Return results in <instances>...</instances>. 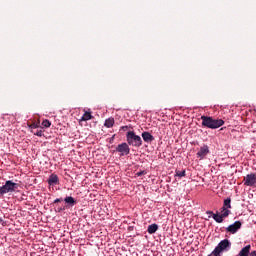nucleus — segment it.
Listing matches in <instances>:
<instances>
[{"mask_svg": "<svg viewBox=\"0 0 256 256\" xmlns=\"http://www.w3.org/2000/svg\"><path fill=\"white\" fill-rule=\"evenodd\" d=\"M231 198L224 199L223 207L220 208V214H213V219L216 223H223V219H227L231 215Z\"/></svg>", "mask_w": 256, "mask_h": 256, "instance_id": "f257e3e1", "label": "nucleus"}, {"mask_svg": "<svg viewBox=\"0 0 256 256\" xmlns=\"http://www.w3.org/2000/svg\"><path fill=\"white\" fill-rule=\"evenodd\" d=\"M202 127H206L207 129H219V127H223L225 125V121L223 119H215L211 116H201Z\"/></svg>", "mask_w": 256, "mask_h": 256, "instance_id": "f03ea898", "label": "nucleus"}, {"mask_svg": "<svg viewBox=\"0 0 256 256\" xmlns=\"http://www.w3.org/2000/svg\"><path fill=\"white\" fill-rule=\"evenodd\" d=\"M229 249H231V241L229 239L221 240L209 256H221V254L229 251Z\"/></svg>", "mask_w": 256, "mask_h": 256, "instance_id": "7ed1b4c3", "label": "nucleus"}, {"mask_svg": "<svg viewBox=\"0 0 256 256\" xmlns=\"http://www.w3.org/2000/svg\"><path fill=\"white\" fill-rule=\"evenodd\" d=\"M126 141L128 145H131L132 147H141V145H143L141 136L135 134L133 131H128L126 133Z\"/></svg>", "mask_w": 256, "mask_h": 256, "instance_id": "20e7f679", "label": "nucleus"}, {"mask_svg": "<svg viewBox=\"0 0 256 256\" xmlns=\"http://www.w3.org/2000/svg\"><path fill=\"white\" fill-rule=\"evenodd\" d=\"M19 189V185L11 180H7L5 185L0 186V195H6V193H15Z\"/></svg>", "mask_w": 256, "mask_h": 256, "instance_id": "39448f33", "label": "nucleus"}, {"mask_svg": "<svg viewBox=\"0 0 256 256\" xmlns=\"http://www.w3.org/2000/svg\"><path fill=\"white\" fill-rule=\"evenodd\" d=\"M243 183L245 187H256V174L250 173L244 176Z\"/></svg>", "mask_w": 256, "mask_h": 256, "instance_id": "423d86ee", "label": "nucleus"}, {"mask_svg": "<svg viewBox=\"0 0 256 256\" xmlns=\"http://www.w3.org/2000/svg\"><path fill=\"white\" fill-rule=\"evenodd\" d=\"M117 153H120V157H125V155H129L131 153V149L129 148V144L121 143L116 147Z\"/></svg>", "mask_w": 256, "mask_h": 256, "instance_id": "0eeeda50", "label": "nucleus"}, {"mask_svg": "<svg viewBox=\"0 0 256 256\" xmlns=\"http://www.w3.org/2000/svg\"><path fill=\"white\" fill-rule=\"evenodd\" d=\"M242 223L241 221H236L233 224L229 225L226 228V233H230L231 235H235V233H237V231H239V229H241L242 227Z\"/></svg>", "mask_w": 256, "mask_h": 256, "instance_id": "6e6552de", "label": "nucleus"}, {"mask_svg": "<svg viewBox=\"0 0 256 256\" xmlns=\"http://www.w3.org/2000/svg\"><path fill=\"white\" fill-rule=\"evenodd\" d=\"M238 256H256V250L251 251V245H246L239 251Z\"/></svg>", "mask_w": 256, "mask_h": 256, "instance_id": "1a4fd4ad", "label": "nucleus"}, {"mask_svg": "<svg viewBox=\"0 0 256 256\" xmlns=\"http://www.w3.org/2000/svg\"><path fill=\"white\" fill-rule=\"evenodd\" d=\"M196 155L198 159H203L204 157H207V155H209V146H202Z\"/></svg>", "mask_w": 256, "mask_h": 256, "instance_id": "9d476101", "label": "nucleus"}, {"mask_svg": "<svg viewBox=\"0 0 256 256\" xmlns=\"http://www.w3.org/2000/svg\"><path fill=\"white\" fill-rule=\"evenodd\" d=\"M142 139L145 141V143H153V141H155V137H153V135H151L149 132H143Z\"/></svg>", "mask_w": 256, "mask_h": 256, "instance_id": "9b49d317", "label": "nucleus"}, {"mask_svg": "<svg viewBox=\"0 0 256 256\" xmlns=\"http://www.w3.org/2000/svg\"><path fill=\"white\" fill-rule=\"evenodd\" d=\"M59 183V176L57 174H51L48 178L49 185H57Z\"/></svg>", "mask_w": 256, "mask_h": 256, "instance_id": "f8f14e48", "label": "nucleus"}, {"mask_svg": "<svg viewBox=\"0 0 256 256\" xmlns=\"http://www.w3.org/2000/svg\"><path fill=\"white\" fill-rule=\"evenodd\" d=\"M64 201L65 203H67V205H70V207H74V205H77V200H75L73 196L66 197Z\"/></svg>", "mask_w": 256, "mask_h": 256, "instance_id": "ddd939ff", "label": "nucleus"}, {"mask_svg": "<svg viewBox=\"0 0 256 256\" xmlns=\"http://www.w3.org/2000/svg\"><path fill=\"white\" fill-rule=\"evenodd\" d=\"M158 229H159V226L157 224H151L148 226L147 231L150 235H153V233H157Z\"/></svg>", "mask_w": 256, "mask_h": 256, "instance_id": "4468645a", "label": "nucleus"}, {"mask_svg": "<svg viewBox=\"0 0 256 256\" xmlns=\"http://www.w3.org/2000/svg\"><path fill=\"white\" fill-rule=\"evenodd\" d=\"M115 125V119L114 118H108L105 120L104 126L107 127L108 129H111Z\"/></svg>", "mask_w": 256, "mask_h": 256, "instance_id": "2eb2a0df", "label": "nucleus"}, {"mask_svg": "<svg viewBox=\"0 0 256 256\" xmlns=\"http://www.w3.org/2000/svg\"><path fill=\"white\" fill-rule=\"evenodd\" d=\"M91 119H93V115H91V112H85L81 117V121H91Z\"/></svg>", "mask_w": 256, "mask_h": 256, "instance_id": "dca6fc26", "label": "nucleus"}, {"mask_svg": "<svg viewBox=\"0 0 256 256\" xmlns=\"http://www.w3.org/2000/svg\"><path fill=\"white\" fill-rule=\"evenodd\" d=\"M185 175H186L185 170H182V171L176 170L175 177H185Z\"/></svg>", "mask_w": 256, "mask_h": 256, "instance_id": "f3484780", "label": "nucleus"}, {"mask_svg": "<svg viewBox=\"0 0 256 256\" xmlns=\"http://www.w3.org/2000/svg\"><path fill=\"white\" fill-rule=\"evenodd\" d=\"M42 126H44L46 129H49V127H51V121H49L48 119L44 120L42 122Z\"/></svg>", "mask_w": 256, "mask_h": 256, "instance_id": "a211bd4d", "label": "nucleus"}, {"mask_svg": "<svg viewBox=\"0 0 256 256\" xmlns=\"http://www.w3.org/2000/svg\"><path fill=\"white\" fill-rule=\"evenodd\" d=\"M37 137H43V130H38L37 132L34 133Z\"/></svg>", "mask_w": 256, "mask_h": 256, "instance_id": "6ab92c4d", "label": "nucleus"}, {"mask_svg": "<svg viewBox=\"0 0 256 256\" xmlns=\"http://www.w3.org/2000/svg\"><path fill=\"white\" fill-rule=\"evenodd\" d=\"M146 173H147V172H145V171H140V172H137V173H136V176H137V177H141V176H143V175H146Z\"/></svg>", "mask_w": 256, "mask_h": 256, "instance_id": "aec40b11", "label": "nucleus"}, {"mask_svg": "<svg viewBox=\"0 0 256 256\" xmlns=\"http://www.w3.org/2000/svg\"><path fill=\"white\" fill-rule=\"evenodd\" d=\"M61 201H63V198H58L54 200V203H61Z\"/></svg>", "mask_w": 256, "mask_h": 256, "instance_id": "412c9836", "label": "nucleus"}, {"mask_svg": "<svg viewBox=\"0 0 256 256\" xmlns=\"http://www.w3.org/2000/svg\"><path fill=\"white\" fill-rule=\"evenodd\" d=\"M127 129H129V126H122L121 127V131H127Z\"/></svg>", "mask_w": 256, "mask_h": 256, "instance_id": "4be33fe9", "label": "nucleus"}, {"mask_svg": "<svg viewBox=\"0 0 256 256\" xmlns=\"http://www.w3.org/2000/svg\"><path fill=\"white\" fill-rule=\"evenodd\" d=\"M30 127H31L32 129H37V124H32Z\"/></svg>", "mask_w": 256, "mask_h": 256, "instance_id": "5701e85b", "label": "nucleus"}, {"mask_svg": "<svg viewBox=\"0 0 256 256\" xmlns=\"http://www.w3.org/2000/svg\"><path fill=\"white\" fill-rule=\"evenodd\" d=\"M207 215H213V211H207Z\"/></svg>", "mask_w": 256, "mask_h": 256, "instance_id": "b1692460", "label": "nucleus"}, {"mask_svg": "<svg viewBox=\"0 0 256 256\" xmlns=\"http://www.w3.org/2000/svg\"><path fill=\"white\" fill-rule=\"evenodd\" d=\"M58 211H59V213H61V211H63V208H59Z\"/></svg>", "mask_w": 256, "mask_h": 256, "instance_id": "393cba45", "label": "nucleus"}, {"mask_svg": "<svg viewBox=\"0 0 256 256\" xmlns=\"http://www.w3.org/2000/svg\"><path fill=\"white\" fill-rule=\"evenodd\" d=\"M213 256H215V255H213Z\"/></svg>", "mask_w": 256, "mask_h": 256, "instance_id": "a878e982", "label": "nucleus"}]
</instances>
